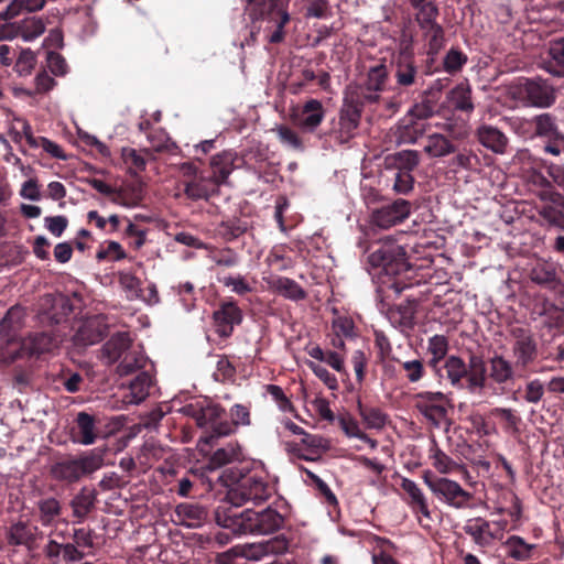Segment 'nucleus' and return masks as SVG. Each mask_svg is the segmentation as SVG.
Segmentation results:
<instances>
[{
  "label": "nucleus",
  "instance_id": "obj_1",
  "mask_svg": "<svg viewBox=\"0 0 564 564\" xmlns=\"http://www.w3.org/2000/svg\"><path fill=\"white\" fill-rule=\"evenodd\" d=\"M104 465V452L95 448L78 457H66L51 467L52 476L61 481L75 482L83 476L100 469Z\"/></svg>",
  "mask_w": 564,
  "mask_h": 564
},
{
  "label": "nucleus",
  "instance_id": "obj_2",
  "mask_svg": "<svg viewBox=\"0 0 564 564\" xmlns=\"http://www.w3.org/2000/svg\"><path fill=\"white\" fill-rule=\"evenodd\" d=\"M424 484L431 492L445 505L455 508H466L473 499V494L465 490L457 481L446 477H436L431 470L422 475Z\"/></svg>",
  "mask_w": 564,
  "mask_h": 564
},
{
  "label": "nucleus",
  "instance_id": "obj_3",
  "mask_svg": "<svg viewBox=\"0 0 564 564\" xmlns=\"http://www.w3.org/2000/svg\"><path fill=\"white\" fill-rule=\"evenodd\" d=\"M271 496V487L268 481L258 475H249L241 478L227 492V500L235 506L246 502L261 503Z\"/></svg>",
  "mask_w": 564,
  "mask_h": 564
},
{
  "label": "nucleus",
  "instance_id": "obj_4",
  "mask_svg": "<svg viewBox=\"0 0 564 564\" xmlns=\"http://www.w3.org/2000/svg\"><path fill=\"white\" fill-rule=\"evenodd\" d=\"M246 12L252 21L268 18L275 23V30L268 37L270 43L276 44L284 40V26L290 21L288 11L265 0H249Z\"/></svg>",
  "mask_w": 564,
  "mask_h": 564
},
{
  "label": "nucleus",
  "instance_id": "obj_5",
  "mask_svg": "<svg viewBox=\"0 0 564 564\" xmlns=\"http://www.w3.org/2000/svg\"><path fill=\"white\" fill-rule=\"evenodd\" d=\"M370 262L381 265L387 273L398 274L410 269L405 248L391 238L382 240L380 248L370 254Z\"/></svg>",
  "mask_w": 564,
  "mask_h": 564
},
{
  "label": "nucleus",
  "instance_id": "obj_6",
  "mask_svg": "<svg viewBox=\"0 0 564 564\" xmlns=\"http://www.w3.org/2000/svg\"><path fill=\"white\" fill-rule=\"evenodd\" d=\"M417 411L435 427L447 425L448 399L442 392L424 391L414 395Z\"/></svg>",
  "mask_w": 564,
  "mask_h": 564
},
{
  "label": "nucleus",
  "instance_id": "obj_7",
  "mask_svg": "<svg viewBox=\"0 0 564 564\" xmlns=\"http://www.w3.org/2000/svg\"><path fill=\"white\" fill-rule=\"evenodd\" d=\"M225 410L218 404H208L202 409L197 423L200 426H210L209 435L200 437L198 446L204 451V446L212 445L217 438L228 436L234 433V424L228 421H221Z\"/></svg>",
  "mask_w": 564,
  "mask_h": 564
},
{
  "label": "nucleus",
  "instance_id": "obj_8",
  "mask_svg": "<svg viewBox=\"0 0 564 564\" xmlns=\"http://www.w3.org/2000/svg\"><path fill=\"white\" fill-rule=\"evenodd\" d=\"M516 89L525 105L535 108H550L556 99L554 88L542 79H520Z\"/></svg>",
  "mask_w": 564,
  "mask_h": 564
},
{
  "label": "nucleus",
  "instance_id": "obj_9",
  "mask_svg": "<svg viewBox=\"0 0 564 564\" xmlns=\"http://www.w3.org/2000/svg\"><path fill=\"white\" fill-rule=\"evenodd\" d=\"M235 505H223L215 511L216 523L227 529L234 535L249 534L250 529V509L239 511Z\"/></svg>",
  "mask_w": 564,
  "mask_h": 564
},
{
  "label": "nucleus",
  "instance_id": "obj_10",
  "mask_svg": "<svg viewBox=\"0 0 564 564\" xmlns=\"http://www.w3.org/2000/svg\"><path fill=\"white\" fill-rule=\"evenodd\" d=\"M288 546V541L284 538L276 536L258 543L237 545L230 552L250 561H260L268 555L283 554Z\"/></svg>",
  "mask_w": 564,
  "mask_h": 564
},
{
  "label": "nucleus",
  "instance_id": "obj_11",
  "mask_svg": "<svg viewBox=\"0 0 564 564\" xmlns=\"http://www.w3.org/2000/svg\"><path fill=\"white\" fill-rule=\"evenodd\" d=\"M400 487L408 495V506L416 516L419 523L424 529L431 528L432 512L429 508L427 499L419 487V485L412 479L403 477L401 479Z\"/></svg>",
  "mask_w": 564,
  "mask_h": 564
},
{
  "label": "nucleus",
  "instance_id": "obj_12",
  "mask_svg": "<svg viewBox=\"0 0 564 564\" xmlns=\"http://www.w3.org/2000/svg\"><path fill=\"white\" fill-rule=\"evenodd\" d=\"M410 203L405 199H397L390 205L375 209L371 214L370 221L381 229H388L402 223L410 216Z\"/></svg>",
  "mask_w": 564,
  "mask_h": 564
},
{
  "label": "nucleus",
  "instance_id": "obj_13",
  "mask_svg": "<svg viewBox=\"0 0 564 564\" xmlns=\"http://www.w3.org/2000/svg\"><path fill=\"white\" fill-rule=\"evenodd\" d=\"M360 121V110L354 104L345 105L339 112L338 128L333 130L340 143H346L356 134Z\"/></svg>",
  "mask_w": 564,
  "mask_h": 564
},
{
  "label": "nucleus",
  "instance_id": "obj_14",
  "mask_svg": "<svg viewBox=\"0 0 564 564\" xmlns=\"http://www.w3.org/2000/svg\"><path fill=\"white\" fill-rule=\"evenodd\" d=\"M242 321L241 310L234 302H226L214 312L216 332L221 337L231 335L234 327Z\"/></svg>",
  "mask_w": 564,
  "mask_h": 564
},
{
  "label": "nucleus",
  "instance_id": "obj_15",
  "mask_svg": "<svg viewBox=\"0 0 564 564\" xmlns=\"http://www.w3.org/2000/svg\"><path fill=\"white\" fill-rule=\"evenodd\" d=\"M249 534H270L279 530L283 524V517L274 509L267 508L261 512L250 509Z\"/></svg>",
  "mask_w": 564,
  "mask_h": 564
},
{
  "label": "nucleus",
  "instance_id": "obj_16",
  "mask_svg": "<svg viewBox=\"0 0 564 564\" xmlns=\"http://www.w3.org/2000/svg\"><path fill=\"white\" fill-rule=\"evenodd\" d=\"M325 118L323 104L317 99L307 100L294 116L295 123L306 132H314Z\"/></svg>",
  "mask_w": 564,
  "mask_h": 564
},
{
  "label": "nucleus",
  "instance_id": "obj_17",
  "mask_svg": "<svg viewBox=\"0 0 564 564\" xmlns=\"http://www.w3.org/2000/svg\"><path fill=\"white\" fill-rule=\"evenodd\" d=\"M131 338L128 333H117L112 335L102 346L100 358L107 366L113 365L123 358L130 351Z\"/></svg>",
  "mask_w": 564,
  "mask_h": 564
},
{
  "label": "nucleus",
  "instance_id": "obj_18",
  "mask_svg": "<svg viewBox=\"0 0 564 564\" xmlns=\"http://www.w3.org/2000/svg\"><path fill=\"white\" fill-rule=\"evenodd\" d=\"M539 216L550 226L564 231V196L555 193L538 209Z\"/></svg>",
  "mask_w": 564,
  "mask_h": 564
},
{
  "label": "nucleus",
  "instance_id": "obj_19",
  "mask_svg": "<svg viewBox=\"0 0 564 564\" xmlns=\"http://www.w3.org/2000/svg\"><path fill=\"white\" fill-rule=\"evenodd\" d=\"M106 325L97 317L89 318L80 324L74 335V343L87 347L99 343L106 335Z\"/></svg>",
  "mask_w": 564,
  "mask_h": 564
},
{
  "label": "nucleus",
  "instance_id": "obj_20",
  "mask_svg": "<svg viewBox=\"0 0 564 564\" xmlns=\"http://www.w3.org/2000/svg\"><path fill=\"white\" fill-rule=\"evenodd\" d=\"M476 134L480 144L488 150L497 154H503L507 151L509 139L498 128L484 123L477 128Z\"/></svg>",
  "mask_w": 564,
  "mask_h": 564
},
{
  "label": "nucleus",
  "instance_id": "obj_21",
  "mask_svg": "<svg viewBox=\"0 0 564 564\" xmlns=\"http://www.w3.org/2000/svg\"><path fill=\"white\" fill-rule=\"evenodd\" d=\"M388 78V70L386 65L379 64L371 67L368 72L365 86L361 88V94L365 101L376 102L379 100L378 93L384 88Z\"/></svg>",
  "mask_w": 564,
  "mask_h": 564
},
{
  "label": "nucleus",
  "instance_id": "obj_22",
  "mask_svg": "<svg viewBox=\"0 0 564 564\" xmlns=\"http://www.w3.org/2000/svg\"><path fill=\"white\" fill-rule=\"evenodd\" d=\"M176 521L187 528H199L207 519V510L198 503L184 502L175 508Z\"/></svg>",
  "mask_w": 564,
  "mask_h": 564
},
{
  "label": "nucleus",
  "instance_id": "obj_23",
  "mask_svg": "<svg viewBox=\"0 0 564 564\" xmlns=\"http://www.w3.org/2000/svg\"><path fill=\"white\" fill-rule=\"evenodd\" d=\"M237 154L234 151H223L214 155L210 160V167L213 170L214 183L226 184L229 175L235 169V161Z\"/></svg>",
  "mask_w": 564,
  "mask_h": 564
},
{
  "label": "nucleus",
  "instance_id": "obj_24",
  "mask_svg": "<svg viewBox=\"0 0 564 564\" xmlns=\"http://www.w3.org/2000/svg\"><path fill=\"white\" fill-rule=\"evenodd\" d=\"M417 67L414 63L413 56L408 53H400L395 59V82L401 87L413 86L417 78Z\"/></svg>",
  "mask_w": 564,
  "mask_h": 564
},
{
  "label": "nucleus",
  "instance_id": "obj_25",
  "mask_svg": "<svg viewBox=\"0 0 564 564\" xmlns=\"http://www.w3.org/2000/svg\"><path fill=\"white\" fill-rule=\"evenodd\" d=\"M267 283L270 290L288 300L300 301L306 296L304 289L296 281L290 278L271 276L267 280Z\"/></svg>",
  "mask_w": 564,
  "mask_h": 564
},
{
  "label": "nucleus",
  "instance_id": "obj_26",
  "mask_svg": "<svg viewBox=\"0 0 564 564\" xmlns=\"http://www.w3.org/2000/svg\"><path fill=\"white\" fill-rule=\"evenodd\" d=\"M426 129L425 122L404 116L397 127L398 143L413 144L426 132Z\"/></svg>",
  "mask_w": 564,
  "mask_h": 564
},
{
  "label": "nucleus",
  "instance_id": "obj_27",
  "mask_svg": "<svg viewBox=\"0 0 564 564\" xmlns=\"http://www.w3.org/2000/svg\"><path fill=\"white\" fill-rule=\"evenodd\" d=\"M218 186L219 184L214 183V176L207 177L200 173L197 177L185 182L184 193L193 200L208 199Z\"/></svg>",
  "mask_w": 564,
  "mask_h": 564
},
{
  "label": "nucleus",
  "instance_id": "obj_28",
  "mask_svg": "<svg viewBox=\"0 0 564 564\" xmlns=\"http://www.w3.org/2000/svg\"><path fill=\"white\" fill-rule=\"evenodd\" d=\"M77 433L74 442L82 445H91L98 437L95 417L87 412H79L76 416Z\"/></svg>",
  "mask_w": 564,
  "mask_h": 564
},
{
  "label": "nucleus",
  "instance_id": "obj_29",
  "mask_svg": "<svg viewBox=\"0 0 564 564\" xmlns=\"http://www.w3.org/2000/svg\"><path fill=\"white\" fill-rule=\"evenodd\" d=\"M152 377L149 371H141L130 383L129 393L124 397L126 401L130 404H139L144 401L149 395V390L152 386Z\"/></svg>",
  "mask_w": 564,
  "mask_h": 564
},
{
  "label": "nucleus",
  "instance_id": "obj_30",
  "mask_svg": "<svg viewBox=\"0 0 564 564\" xmlns=\"http://www.w3.org/2000/svg\"><path fill=\"white\" fill-rule=\"evenodd\" d=\"M534 131V138L552 139L561 133L556 118L550 112H543L531 117Z\"/></svg>",
  "mask_w": 564,
  "mask_h": 564
},
{
  "label": "nucleus",
  "instance_id": "obj_31",
  "mask_svg": "<svg viewBox=\"0 0 564 564\" xmlns=\"http://www.w3.org/2000/svg\"><path fill=\"white\" fill-rule=\"evenodd\" d=\"M149 364V358L141 350H130L127 352L117 366L116 372L120 377H126L134 373L138 370L145 369Z\"/></svg>",
  "mask_w": 564,
  "mask_h": 564
},
{
  "label": "nucleus",
  "instance_id": "obj_32",
  "mask_svg": "<svg viewBox=\"0 0 564 564\" xmlns=\"http://www.w3.org/2000/svg\"><path fill=\"white\" fill-rule=\"evenodd\" d=\"M463 529L480 546L489 544L492 539L489 522L481 518L469 519Z\"/></svg>",
  "mask_w": 564,
  "mask_h": 564
},
{
  "label": "nucleus",
  "instance_id": "obj_33",
  "mask_svg": "<svg viewBox=\"0 0 564 564\" xmlns=\"http://www.w3.org/2000/svg\"><path fill=\"white\" fill-rule=\"evenodd\" d=\"M46 29L42 18L28 17L21 20L17 25V35L25 42H31L41 36Z\"/></svg>",
  "mask_w": 564,
  "mask_h": 564
},
{
  "label": "nucleus",
  "instance_id": "obj_34",
  "mask_svg": "<svg viewBox=\"0 0 564 564\" xmlns=\"http://www.w3.org/2000/svg\"><path fill=\"white\" fill-rule=\"evenodd\" d=\"M424 152L430 158H443L455 152V145L443 134L433 133L427 137Z\"/></svg>",
  "mask_w": 564,
  "mask_h": 564
},
{
  "label": "nucleus",
  "instance_id": "obj_35",
  "mask_svg": "<svg viewBox=\"0 0 564 564\" xmlns=\"http://www.w3.org/2000/svg\"><path fill=\"white\" fill-rule=\"evenodd\" d=\"M530 280L542 286H554L557 282L556 269L549 262L539 261L530 271Z\"/></svg>",
  "mask_w": 564,
  "mask_h": 564
},
{
  "label": "nucleus",
  "instance_id": "obj_36",
  "mask_svg": "<svg viewBox=\"0 0 564 564\" xmlns=\"http://www.w3.org/2000/svg\"><path fill=\"white\" fill-rule=\"evenodd\" d=\"M241 451L240 446L236 443H229L226 446L218 448L209 459L208 468L217 469L227 464L240 460Z\"/></svg>",
  "mask_w": 564,
  "mask_h": 564
},
{
  "label": "nucleus",
  "instance_id": "obj_37",
  "mask_svg": "<svg viewBox=\"0 0 564 564\" xmlns=\"http://www.w3.org/2000/svg\"><path fill=\"white\" fill-rule=\"evenodd\" d=\"M429 457L432 462V466L443 475L452 474L459 468L462 465L456 463L445 452H443L435 443L430 448Z\"/></svg>",
  "mask_w": 564,
  "mask_h": 564
},
{
  "label": "nucleus",
  "instance_id": "obj_38",
  "mask_svg": "<svg viewBox=\"0 0 564 564\" xmlns=\"http://www.w3.org/2000/svg\"><path fill=\"white\" fill-rule=\"evenodd\" d=\"M507 549L508 555L516 561H528L532 556V552L535 549L534 544L527 543L519 535L509 536L503 543Z\"/></svg>",
  "mask_w": 564,
  "mask_h": 564
},
{
  "label": "nucleus",
  "instance_id": "obj_39",
  "mask_svg": "<svg viewBox=\"0 0 564 564\" xmlns=\"http://www.w3.org/2000/svg\"><path fill=\"white\" fill-rule=\"evenodd\" d=\"M53 339L45 333L35 334L22 341V351L26 355H41L48 352L54 347Z\"/></svg>",
  "mask_w": 564,
  "mask_h": 564
},
{
  "label": "nucleus",
  "instance_id": "obj_40",
  "mask_svg": "<svg viewBox=\"0 0 564 564\" xmlns=\"http://www.w3.org/2000/svg\"><path fill=\"white\" fill-rule=\"evenodd\" d=\"M449 102L455 109L470 112L474 110L471 101V89L467 83H459L448 94Z\"/></svg>",
  "mask_w": 564,
  "mask_h": 564
},
{
  "label": "nucleus",
  "instance_id": "obj_41",
  "mask_svg": "<svg viewBox=\"0 0 564 564\" xmlns=\"http://www.w3.org/2000/svg\"><path fill=\"white\" fill-rule=\"evenodd\" d=\"M512 350L516 357V365L524 368L534 360L536 356V344L534 339L514 341Z\"/></svg>",
  "mask_w": 564,
  "mask_h": 564
},
{
  "label": "nucleus",
  "instance_id": "obj_42",
  "mask_svg": "<svg viewBox=\"0 0 564 564\" xmlns=\"http://www.w3.org/2000/svg\"><path fill=\"white\" fill-rule=\"evenodd\" d=\"M489 376L497 383H505L513 377L512 366L503 357L495 356L490 359Z\"/></svg>",
  "mask_w": 564,
  "mask_h": 564
},
{
  "label": "nucleus",
  "instance_id": "obj_43",
  "mask_svg": "<svg viewBox=\"0 0 564 564\" xmlns=\"http://www.w3.org/2000/svg\"><path fill=\"white\" fill-rule=\"evenodd\" d=\"M423 36L427 43V53L436 55L445 44V33L441 24L422 29Z\"/></svg>",
  "mask_w": 564,
  "mask_h": 564
},
{
  "label": "nucleus",
  "instance_id": "obj_44",
  "mask_svg": "<svg viewBox=\"0 0 564 564\" xmlns=\"http://www.w3.org/2000/svg\"><path fill=\"white\" fill-rule=\"evenodd\" d=\"M413 8L416 10L415 20L421 30L440 24L437 22L440 11L434 2L430 1L427 3Z\"/></svg>",
  "mask_w": 564,
  "mask_h": 564
},
{
  "label": "nucleus",
  "instance_id": "obj_45",
  "mask_svg": "<svg viewBox=\"0 0 564 564\" xmlns=\"http://www.w3.org/2000/svg\"><path fill=\"white\" fill-rule=\"evenodd\" d=\"M119 284L129 301L139 300L142 296L141 281L131 272H119Z\"/></svg>",
  "mask_w": 564,
  "mask_h": 564
},
{
  "label": "nucleus",
  "instance_id": "obj_46",
  "mask_svg": "<svg viewBox=\"0 0 564 564\" xmlns=\"http://www.w3.org/2000/svg\"><path fill=\"white\" fill-rule=\"evenodd\" d=\"M444 368L446 377L453 386H458L468 373L465 362L457 356H449L445 361Z\"/></svg>",
  "mask_w": 564,
  "mask_h": 564
},
{
  "label": "nucleus",
  "instance_id": "obj_47",
  "mask_svg": "<svg viewBox=\"0 0 564 564\" xmlns=\"http://www.w3.org/2000/svg\"><path fill=\"white\" fill-rule=\"evenodd\" d=\"M427 351L432 355L431 366L436 368L448 351V340L443 335H434L429 339Z\"/></svg>",
  "mask_w": 564,
  "mask_h": 564
},
{
  "label": "nucleus",
  "instance_id": "obj_48",
  "mask_svg": "<svg viewBox=\"0 0 564 564\" xmlns=\"http://www.w3.org/2000/svg\"><path fill=\"white\" fill-rule=\"evenodd\" d=\"M358 410L361 419L369 429L380 430L386 425L387 416L378 408H365L359 402Z\"/></svg>",
  "mask_w": 564,
  "mask_h": 564
},
{
  "label": "nucleus",
  "instance_id": "obj_49",
  "mask_svg": "<svg viewBox=\"0 0 564 564\" xmlns=\"http://www.w3.org/2000/svg\"><path fill=\"white\" fill-rule=\"evenodd\" d=\"M24 315V310L22 307L12 306L0 321V332L9 334L11 330L19 328L22 324Z\"/></svg>",
  "mask_w": 564,
  "mask_h": 564
},
{
  "label": "nucleus",
  "instance_id": "obj_50",
  "mask_svg": "<svg viewBox=\"0 0 564 564\" xmlns=\"http://www.w3.org/2000/svg\"><path fill=\"white\" fill-rule=\"evenodd\" d=\"M467 63V56L456 48H451L444 57V70L451 75L458 73Z\"/></svg>",
  "mask_w": 564,
  "mask_h": 564
},
{
  "label": "nucleus",
  "instance_id": "obj_51",
  "mask_svg": "<svg viewBox=\"0 0 564 564\" xmlns=\"http://www.w3.org/2000/svg\"><path fill=\"white\" fill-rule=\"evenodd\" d=\"M121 156L130 171L133 170V172L137 173L145 169L147 161L144 156L135 149L123 148L121 151Z\"/></svg>",
  "mask_w": 564,
  "mask_h": 564
},
{
  "label": "nucleus",
  "instance_id": "obj_52",
  "mask_svg": "<svg viewBox=\"0 0 564 564\" xmlns=\"http://www.w3.org/2000/svg\"><path fill=\"white\" fill-rule=\"evenodd\" d=\"M41 521L47 525L59 514V502L54 498H47L39 502Z\"/></svg>",
  "mask_w": 564,
  "mask_h": 564
},
{
  "label": "nucleus",
  "instance_id": "obj_53",
  "mask_svg": "<svg viewBox=\"0 0 564 564\" xmlns=\"http://www.w3.org/2000/svg\"><path fill=\"white\" fill-rule=\"evenodd\" d=\"M9 536L11 543L15 545H21L32 541L33 533L31 528L26 523L17 522L10 527Z\"/></svg>",
  "mask_w": 564,
  "mask_h": 564
},
{
  "label": "nucleus",
  "instance_id": "obj_54",
  "mask_svg": "<svg viewBox=\"0 0 564 564\" xmlns=\"http://www.w3.org/2000/svg\"><path fill=\"white\" fill-rule=\"evenodd\" d=\"M98 261L111 260L118 261L126 258V252L121 245L116 241H109L107 245L101 246L96 254Z\"/></svg>",
  "mask_w": 564,
  "mask_h": 564
},
{
  "label": "nucleus",
  "instance_id": "obj_55",
  "mask_svg": "<svg viewBox=\"0 0 564 564\" xmlns=\"http://www.w3.org/2000/svg\"><path fill=\"white\" fill-rule=\"evenodd\" d=\"M550 54L553 59L558 64L557 68H552L551 65L546 67V70L555 76L564 75V37L556 40L551 48Z\"/></svg>",
  "mask_w": 564,
  "mask_h": 564
},
{
  "label": "nucleus",
  "instance_id": "obj_56",
  "mask_svg": "<svg viewBox=\"0 0 564 564\" xmlns=\"http://www.w3.org/2000/svg\"><path fill=\"white\" fill-rule=\"evenodd\" d=\"M398 170L413 171L420 163V154L415 150H403L395 154Z\"/></svg>",
  "mask_w": 564,
  "mask_h": 564
},
{
  "label": "nucleus",
  "instance_id": "obj_57",
  "mask_svg": "<svg viewBox=\"0 0 564 564\" xmlns=\"http://www.w3.org/2000/svg\"><path fill=\"white\" fill-rule=\"evenodd\" d=\"M508 122H510L512 130L518 135L524 139H534L532 133L534 129L531 118L512 117L508 119Z\"/></svg>",
  "mask_w": 564,
  "mask_h": 564
},
{
  "label": "nucleus",
  "instance_id": "obj_58",
  "mask_svg": "<svg viewBox=\"0 0 564 564\" xmlns=\"http://www.w3.org/2000/svg\"><path fill=\"white\" fill-rule=\"evenodd\" d=\"M308 368L313 371V373L321 379L324 384L330 390L338 389V381L334 375H332L324 366L316 364L314 361L307 362Z\"/></svg>",
  "mask_w": 564,
  "mask_h": 564
},
{
  "label": "nucleus",
  "instance_id": "obj_59",
  "mask_svg": "<svg viewBox=\"0 0 564 564\" xmlns=\"http://www.w3.org/2000/svg\"><path fill=\"white\" fill-rule=\"evenodd\" d=\"M265 390L281 411L288 412L292 410V403L281 387L275 384H268Z\"/></svg>",
  "mask_w": 564,
  "mask_h": 564
},
{
  "label": "nucleus",
  "instance_id": "obj_60",
  "mask_svg": "<svg viewBox=\"0 0 564 564\" xmlns=\"http://www.w3.org/2000/svg\"><path fill=\"white\" fill-rule=\"evenodd\" d=\"M414 178L411 172L406 170H398L393 184V189L399 194H408L412 191Z\"/></svg>",
  "mask_w": 564,
  "mask_h": 564
},
{
  "label": "nucleus",
  "instance_id": "obj_61",
  "mask_svg": "<svg viewBox=\"0 0 564 564\" xmlns=\"http://www.w3.org/2000/svg\"><path fill=\"white\" fill-rule=\"evenodd\" d=\"M434 115V108L429 100H424L422 102L415 104L405 116L411 117L413 120H420L421 122H425L426 119L431 118Z\"/></svg>",
  "mask_w": 564,
  "mask_h": 564
},
{
  "label": "nucleus",
  "instance_id": "obj_62",
  "mask_svg": "<svg viewBox=\"0 0 564 564\" xmlns=\"http://www.w3.org/2000/svg\"><path fill=\"white\" fill-rule=\"evenodd\" d=\"M274 131L276 132L280 141L292 148V149H301L302 148V142H301V139L299 138L297 133L292 130L291 128L289 127H285V126H278Z\"/></svg>",
  "mask_w": 564,
  "mask_h": 564
},
{
  "label": "nucleus",
  "instance_id": "obj_63",
  "mask_svg": "<svg viewBox=\"0 0 564 564\" xmlns=\"http://www.w3.org/2000/svg\"><path fill=\"white\" fill-rule=\"evenodd\" d=\"M402 368L410 382H417L424 375L423 364L419 359L404 361Z\"/></svg>",
  "mask_w": 564,
  "mask_h": 564
},
{
  "label": "nucleus",
  "instance_id": "obj_64",
  "mask_svg": "<svg viewBox=\"0 0 564 564\" xmlns=\"http://www.w3.org/2000/svg\"><path fill=\"white\" fill-rule=\"evenodd\" d=\"M47 67L56 76H63L67 73V64L65 58L55 52L47 53Z\"/></svg>",
  "mask_w": 564,
  "mask_h": 564
}]
</instances>
